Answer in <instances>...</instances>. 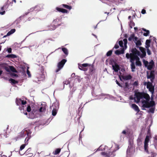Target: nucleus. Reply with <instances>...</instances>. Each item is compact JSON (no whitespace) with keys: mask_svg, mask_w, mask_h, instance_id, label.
<instances>
[{"mask_svg":"<svg viewBox=\"0 0 157 157\" xmlns=\"http://www.w3.org/2000/svg\"><path fill=\"white\" fill-rule=\"evenodd\" d=\"M150 99V97L147 94L139 92L136 93L135 94L134 98L135 101L136 103H138L140 99H141V102L143 107L145 108L152 107L149 109V111L153 113L154 110V108L153 107L155 105V103L152 101L149 102Z\"/></svg>","mask_w":157,"mask_h":157,"instance_id":"obj_1","label":"nucleus"},{"mask_svg":"<svg viewBox=\"0 0 157 157\" xmlns=\"http://www.w3.org/2000/svg\"><path fill=\"white\" fill-rule=\"evenodd\" d=\"M140 50L141 52L137 50L136 48L132 49V53L129 54L126 53V56L127 59H130V61L133 62L136 61V65L138 66L141 65V63L140 61V59L137 56H139L140 57L143 58L146 55L145 49L142 47H140Z\"/></svg>","mask_w":157,"mask_h":157,"instance_id":"obj_2","label":"nucleus"},{"mask_svg":"<svg viewBox=\"0 0 157 157\" xmlns=\"http://www.w3.org/2000/svg\"><path fill=\"white\" fill-rule=\"evenodd\" d=\"M26 109L27 111L28 112H30L32 111L29 114L30 115V116L29 117L31 118H33L34 117V115L38 113L39 112H44L46 109V106H45L44 107H40L39 109H38L36 108L34 109L33 108L32 110L30 106L29 105L27 106Z\"/></svg>","mask_w":157,"mask_h":157,"instance_id":"obj_3","label":"nucleus"},{"mask_svg":"<svg viewBox=\"0 0 157 157\" xmlns=\"http://www.w3.org/2000/svg\"><path fill=\"white\" fill-rule=\"evenodd\" d=\"M127 40L126 39H124L123 41L121 40L119 41V43L120 46L123 48L121 50H119L116 51L115 53L116 54L119 55L121 54H123L124 53V50L127 48Z\"/></svg>","mask_w":157,"mask_h":157,"instance_id":"obj_4","label":"nucleus"},{"mask_svg":"<svg viewBox=\"0 0 157 157\" xmlns=\"http://www.w3.org/2000/svg\"><path fill=\"white\" fill-rule=\"evenodd\" d=\"M16 102L17 105L20 106L19 109L20 110L24 109L25 105L26 103V101L25 100L20 99H17Z\"/></svg>","mask_w":157,"mask_h":157,"instance_id":"obj_5","label":"nucleus"},{"mask_svg":"<svg viewBox=\"0 0 157 157\" xmlns=\"http://www.w3.org/2000/svg\"><path fill=\"white\" fill-rule=\"evenodd\" d=\"M150 134L149 133V131H148V133L147 135L146 136L145 139L144 143V150L147 152H148V143L150 139L151 138Z\"/></svg>","mask_w":157,"mask_h":157,"instance_id":"obj_6","label":"nucleus"},{"mask_svg":"<svg viewBox=\"0 0 157 157\" xmlns=\"http://www.w3.org/2000/svg\"><path fill=\"white\" fill-rule=\"evenodd\" d=\"M144 85H146L147 88L149 89V91L153 94L154 92V86L153 85L152 83L149 82H145Z\"/></svg>","mask_w":157,"mask_h":157,"instance_id":"obj_7","label":"nucleus"},{"mask_svg":"<svg viewBox=\"0 0 157 157\" xmlns=\"http://www.w3.org/2000/svg\"><path fill=\"white\" fill-rule=\"evenodd\" d=\"M143 62L145 67H147L149 70L151 69L154 65V63L153 61H151L149 63L144 59L143 60Z\"/></svg>","mask_w":157,"mask_h":157,"instance_id":"obj_8","label":"nucleus"},{"mask_svg":"<svg viewBox=\"0 0 157 157\" xmlns=\"http://www.w3.org/2000/svg\"><path fill=\"white\" fill-rule=\"evenodd\" d=\"M31 134V132L30 131H28L27 130H24V131H22L20 133V135L21 137H23L25 135H27V136H28V137H26L25 139V141L27 140V141H28L29 139H30L29 136Z\"/></svg>","mask_w":157,"mask_h":157,"instance_id":"obj_9","label":"nucleus"},{"mask_svg":"<svg viewBox=\"0 0 157 157\" xmlns=\"http://www.w3.org/2000/svg\"><path fill=\"white\" fill-rule=\"evenodd\" d=\"M3 65L5 69L7 71L9 72L11 71L13 72H16V70L13 67L8 66L5 64H3Z\"/></svg>","mask_w":157,"mask_h":157,"instance_id":"obj_10","label":"nucleus"},{"mask_svg":"<svg viewBox=\"0 0 157 157\" xmlns=\"http://www.w3.org/2000/svg\"><path fill=\"white\" fill-rule=\"evenodd\" d=\"M66 62V60L65 59H63L60 62H59L58 64V69L56 70V72H58L61 68H63L65 63Z\"/></svg>","mask_w":157,"mask_h":157,"instance_id":"obj_11","label":"nucleus"},{"mask_svg":"<svg viewBox=\"0 0 157 157\" xmlns=\"http://www.w3.org/2000/svg\"><path fill=\"white\" fill-rule=\"evenodd\" d=\"M119 78L121 81L123 80H126L130 79L131 78V77L130 75H120Z\"/></svg>","mask_w":157,"mask_h":157,"instance_id":"obj_12","label":"nucleus"},{"mask_svg":"<svg viewBox=\"0 0 157 157\" xmlns=\"http://www.w3.org/2000/svg\"><path fill=\"white\" fill-rule=\"evenodd\" d=\"M112 66L113 69L116 72L118 71L120 69L119 66L115 62L112 64Z\"/></svg>","mask_w":157,"mask_h":157,"instance_id":"obj_13","label":"nucleus"},{"mask_svg":"<svg viewBox=\"0 0 157 157\" xmlns=\"http://www.w3.org/2000/svg\"><path fill=\"white\" fill-rule=\"evenodd\" d=\"M134 41L137 47L140 46L142 44L141 40L137 37L135 38Z\"/></svg>","mask_w":157,"mask_h":157,"instance_id":"obj_14","label":"nucleus"},{"mask_svg":"<svg viewBox=\"0 0 157 157\" xmlns=\"http://www.w3.org/2000/svg\"><path fill=\"white\" fill-rule=\"evenodd\" d=\"M131 107L137 112H139V109L138 106L135 104H132L130 105Z\"/></svg>","mask_w":157,"mask_h":157,"instance_id":"obj_15","label":"nucleus"},{"mask_svg":"<svg viewBox=\"0 0 157 157\" xmlns=\"http://www.w3.org/2000/svg\"><path fill=\"white\" fill-rule=\"evenodd\" d=\"M147 78H150L151 79V81L152 82L154 78V75L151 72L150 73V75H149V74H148Z\"/></svg>","mask_w":157,"mask_h":157,"instance_id":"obj_16","label":"nucleus"},{"mask_svg":"<svg viewBox=\"0 0 157 157\" xmlns=\"http://www.w3.org/2000/svg\"><path fill=\"white\" fill-rule=\"evenodd\" d=\"M56 105H57V107H56V108L55 109H53L52 111V114L53 116H55L57 113V110L58 109V104L57 103L56 104H55Z\"/></svg>","mask_w":157,"mask_h":157,"instance_id":"obj_17","label":"nucleus"},{"mask_svg":"<svg viewBox=\"0 0 157 157\" xmlns=\"http://www.w3.org/2000/svg\"><path fill=\"white\" fill-rule=\"evenodd\" d=\"M56 9L58 11L61 12L63 13H67L68 12L65 9L60 8L58 7H57Z\"/></svg>","mask_w":157,"mask_h":157,"instance_id":"obj_18","label":"nucleus"},{"mask_svg":"<svg viewBox=\"0 0 157 157\" xmlns=\"http://www.w3.org/2000/svg\"><path fill=\"white\" fill-rule=\"evenodd\" d=\"M15 31V29H11L10 31L9 32L6 34V36H9L11 34L14 33Z\"/></svg>","mask_w":157,"mask_h":157,"instance_id":"obj_19","label":"nucleus"},{"mask_svg":"<svg viewBox=\"0 0 157 157\" xmlns=\"http://www.w3.org/2000/svg\"><path fill=\"white\" fill-rule=\"evenodd\" d=\"M142 29L144 31V35L145 36H147L149 33V31L148 30H147L144 28Z\"/></svg>","mask_w":157,"mask_h":157,"instance_id":"obj_20","label":"nucleus"},{"mask_svg":"<svg viewBox=\"0 0 157 157\" xmlns=\"http://www.w3.org/2000/svg\"><path fill=\"white\" fill-rule=\"evenodd\" d=\"M5 11L4 7H1L0 10V14L1 15H4L5 14Z\"/></svg>","mask_w":157,"mask_h":157,"instance_id":"obj_21","label":"nucleus"},{"mask_svg":"<svg viewBox=\"0 0 157 157\" xmlns=\"http://www.w3.org/2000/svg\"><path fill=\"white\" fill-rule=\"evenodd\" d=\"M136 37L135 36V35L134 34H132L130 35V37L128 38V40L129 41H131L132 40H134L135 38V37Z\"/></svg>","mask_w":157,"mask_h":157,"instance_id":"obj_22","label":"nucleus"},{"mask_svg":"<svg viewBox=\"0 0 157 157\" xmlns=\"http://www.w3.org/2000/svg\"><path fill=\"white\" fill-rule=\"evenodd\" d=\"M61 149L59 148L56 149L55 151H54L53 154L55 155H56L59 154L60 151Z\"/></svg>","mask_w":157,"mask_h":157,"instance_id":"obj_23","label":"nucleus"},{"mask_svg":"<svg viewBox=\"0 0 157 157\" xmlns=\"http://www.w3.org/2000/svg\"><path fill=\"white\" fill-rule=\"evenodd\" d=\"M134 61L132 62H131L132 63L131 65V68L132 71H134L135 69V66L134 63Z\"/></svg>","mask_w":157,"mask_h":157,"instance_id":"obj_24","label":"nucleus"},{"mask_svg":"<svg viewBox=\"0 0 157 157\" xmlns=\"http://www.w3.org/2000/svg\"><path fill=\"white\" fill-rule=\"evenodd\" d=\"M150 41L149 40H147L146 42V48H148L150 47Z\"/></svg>","mask_w":157,"mask_h":157,"instance_id":"obj_25","label":"nucleus"},{"mask_svg":"<svg viewBox=\"0 0 157 157\" xmlns=\"http://www.w3.org/2000/svg\"><path fill=\"white\" fill-rule=\"evenodd\" d=\"M62 50L64 53L66 55H67L68 54V52L67 50L65 48H63Z\"/></svg>","mask_w":157,"mask_h":157,"instance_id":"obj_26","label":"nucleus"},{"mask_svg":"<svg viewBox=\"0 0 157 157\" xmlns=\"http://www.w3.org/2000/svg\"><path fill=\"white\" fill-rule=\"evenodd\" d=\"M25 145L24 144L22 145L20 147V151L19 152L20 154H21V155H22L23 154H21V153L20 151H21L25 147Z\"/></svg>","mask_w":157,"mask_h":157,"instance_id":"obj_27","label":"nucleus"},{"mask_svg":"<svg viewBox=\"0 0 157 157\" xmlns=\"http://www.w3.org/2000/svg\"><path fill=\"white\" fill-rule=\"evenodd\" d=\"M7 57H11L12 58H15L16 57V55L13 54H11L7 55L6 56Z\"/></svg>","mask_w":157,"mask_h":157,"instance_id":"obj_28","label":"nucleus"},{"mask_svg":"<svg viewBox=\"0 0 157 157\" xmlns=\"http://www.w3.org/2000/svg\"><path fill=\"white\" fill-rule=\"evenodd\" d=\"M63 7H64V8H66L67 9H68L69 10H71V7L69 6L66 5H64V4L63 5Z\"/></svg>","mask_w":157,"mask_h":157,"instance_id":"obj_29","label":"nucleus"},{"mask_svg":"<svg viewBox=\"0 0 157 157\" xmlns=\"http://www.w3.org/2000/svg\"><path fill=\"white\" fill-rule=\"evenodd\" d=\"M9 81L10 82L13 84H15L17 82V81L12 79H10L9 80Z\"/></svg>","mask_w":157,"mask_h":157,"instance_id":"obj_30","label":"nucleus"},{"mask_svg":"<svg viewBox=\"0 0 157 157\" xmlns=\"http://www.w3.org/2000/svg\"><path fill=\"white\" fill-rule=\"evenodd\" d=\"M113 146L115 147H116L115 149H113L114 151H115L116 150H117L119 149L118 146L116 144H114Z\"/></svg>","mask_w":157,"mask_h":157,"instance_id":"obj_31","label":"nucleus"},{"mask_svg":"<svg viewBox=\"0 0 157 157\" xmlns=\"http://www.w3.org/2000/svg\"><path fill=\"white\" fill-rule=\"evenodd\" d=\"M112 51H111V50L107 52V53L106 54V55L107 56H110V55H111V54H112Z\"/></svg>","mask_w":157,"mask_h":157,"instance_id":"obj_32","label":"nucleus"},{"mask_svg":"<svg viewBox=\"0 0 157 157\" xmlns=\"http://www.w3.org/2000/svg\"><path fill=\"white\" fill-rule=\"evenodd\" d=\"M101 154L104 157H109V155H107L106 154L104 153H101Z\"/></svg>","mask_w":157,"mask_h":157,"instance_id":"obj_33","label":"nucleus"},{"mask_svg":"<svg viewBox=\"0 0 157 157\" xmlns=\"http://www.w3.org/2000/svg\"><path fill=\"white\" fill-rule=\"evenodd\" d=\"M27 75H28V76L29 77H30L31 76V74H30V72L28 70H27Z\"/></svg>","mask_w":157,"mask_h":157,"instance_id":"obj_34","label":"nucleus"},{"mask_svg":"<svg viewBox=\"0 0 157 157\" xmlns=\"http://www.w3.org/2000/svg\"><path fill=\"white\" fill-rule=\"evenodd\" d=\"M147 54L150 55L151 54V51H150V50L148 49V48H147Z\"/></svg>","mask_w":157,"mask_h":157,"instance_id":"obj_35","label":"nucleus"},{"mask_svg":"<svg viewBox=\"0 0 157 157\" xmlns=\"http://www.w3.org/2000/svg\"><path fill=\"white\" fill-rule=\"evenodd\" d=\"M69 83H70V82L68 80H66L64 82V84H65L66 85H67L68 84H69Z\"/></svg>","mask_w":157,"mask_h":157,"instance_id":"obj_36","label":"nucleus"},{"mask_svg":"<svg viewBox=\"0 0 157 157\" xmlns=\"http://www.w3.org/2000/svg\"><path fill=\"white\" fill-rule=\"evenodd\" d=\"M88 65V64L86 63L83 64H82V66L83 67H87Z\"/></svg>","mask_w":157,"mask_h":157,"instance_id":"obj_37","label":"nucleus"},{"mask_svg":"<svg viewBox=\"0 0 157 157\" xmlns=\"http://www.w3.org/2000/svg\"><path fill=\"white\" fill-rule=\"evenodd\" d=\"M11 50H12V49L11 48H8L7 49V51L9 53H10L11 52Z\"/></svg>","mask_w":157,"mask_h":157,"instance_id":"obj_38","label":"nucleus"},{"mask_svg":"<svg viewBox=\"0 0 157 157\" xmlns=\"http://www.w3.org/2000/svg\"><path fill=\"white\" fill-rule=\"evenodd\" d=\"M116 83L120 86V87H121V85L117 81V80H116Z\"/></svg>","mask_w":157,"mask_h":157,"instance_id":"obj_39","label":"nucleus"},{"mask_svg":"<svg viewBox=\"0 0 157 157\" xmlns=\"http://www.w3.org/2000/svg\"><path fill=\"white\" fill-rule=\"evenodd\" d=\"M141 13L142 14H144L145 13H146V11L144 10H142L141 11Z\"/></svg>","mask_w":157,"mask_h":157,"instance_id":"obj_40","label":"nucleus"},{"mask_svg":"<svg viewBox=\"0 0 157 157\" xmlns=\"http://www.w3.org/2000/svg\"><path fill=\"white\" fill-rule=\"evenodd\" d=\"M138 83L136 81L134 83V85L135 86H136L138 85Z\"/></svg>","mask_w":157,"mask_h":157,"instance_id":"obj_41","label":"nucleus"},{"mask_svg":"<svg viewBox=\"0 0 157 157\" xmlns=\"http://www.w3.org/2000/svg\"><path fill=\"white\" fill-rule=\"evenodd\" d=\"M103 146L101 145L100 146V147L98 149V150H102V149L101 148V147H102Z\"/></svg>","mask_w":157,"mask_h":157,"instance_id":"obj_42","label":"nucleus"},{"mask_svg":"<svg viewBox=\"0 0 157 157\" xmlns=\"http://www.w3.org/2000/svg\"><path fill=\"white\" fill-rule=\"evenodd\" d=\"M119 48V46L118 45H115L114 46V48Z\"/></svg>","mask_w":157,"mask_h":157,"instance_id":"obj_43","label":"nucleus"},{"mask_svg":"<svg viewBox=\"0 0 157 157\" xmlns=\"http://www.w3.org/2000/svg\"><path fill=\"white\" fill-rule=\"evenodd\" d=\"M12 76H13L16 77L17 76V75L15 74H13L12 75Z\"/></svg>","mask_w":157,"mask_h":157,"instance_id":"obj_44","label":"nucleus"},{"mask_svg":"<svg viewBox=\"0 0 157 157\" xmlns=\"http://www.w3.org/2000/svg\"><path fill=\"white\" fill-rule=\"evenodd\" d=\"M154 139L157 140V136H156L154 137Z\"/></svg>","mask_w":157,"mask_h":157,"instance_id":"obj_45","label":"nucleus"},{"mask_svg":"<svg viewBox=\"0 0 157 157\" xmlns=\"http://www.w3.org/2000/svg\"><path fill=\"white\" fill-rule=\"evenodd\" d=\"M0 157H6V156L4 155H0Z\"/></svg>","mask_w":157,"mask_h":157,"instance_id":"obj_46","label":"nucleus"},{"mask_svg":"<svg viewBox=\"0 0 157 157\" xmlns=\"http://www.w3.org/2000/svg\"><path fill=\"white\" fill-rule=\"evenodd\" d=\"M122 133L124 134H125L126 133V132L124 130L122 132Z\"/></svg>","mask_w":157,"mask_h":157,"instance_id":"obj_47","label":"nucleus"},{"mask_svg":"<svg viewBox=\"0 0 157 157\" xmlns=\"http://www.w3.org/2000/svg\"><path fill=\"white\" fill-rule=\"evenodd\" d=\"M80 67H82V66H79V68L80 69H81V70H84L83 69V68H82V69H81V68Z\"/></svg>","mask_w":157,"mask_h":157,"instance_id":"obj_48","label":"nucleus"},{"mask_svg":"<svg viewBox=\"0 0 157 157\" xmlns=\"http://www.w3.org/2000/svg\"><path fill=\"white\" fill-rule=\"evenodd\" d=\"M134 29L135 30H136L137 29V27H134Z\"/></svg>","mask_w":157,"mask_h":157,"instance_id":"obj_49","label":"nucleus"},{"mask_svg":"<svg viewBox=\"0 0 157 157\" xmlns=\"http://www.w3.org/2000/svg\"><path fill=\"white\" fill-rule=\"evenodd\" d=\"M2 73V71L0 70V75H1Z\"/></svg>","mask_w":157,"mask_h":157,"instance_id":"obj_50","label":"nucleus"},{"mask_svg":"<svg viewBox=\"0 0 157 157\" xmlns=\"http://www.w3.org/2000/svg\"><path fill=\"white\" fill-rule=\"evenodd\" d=\"M131 17V16H129L128 17V19H130Z\"/></svg>","mask_w":157,"mask_h":157,"instance_id":"obj_51","label":"nucleus"},{"mask_svg":"<svg viewBox=\"0 0 157 157\" xmlns=\"http://www.w3.org/2000/svg\"><path fill=\"white\" fill-rule=\"evenodd\" d=\"M13 2H16V0H13Z\"/></svg>","mask_w":157,"mask_h":157,"instance_id":"obj_52","label":"nucleus"},{"mask_svg":"<svg viewBox=\"0 0 157 157\" xmlns=\"http://www.w3.org/2000/svg\"><path fill=\"white\" fill-rule=\"evenodd\" d=\"M25 114L26 115H27V113H25Z\"/></svg>","mask_w":157,"mask_h":157,"instance_id":"obj_53","label":"nucleus"},{"mask_svg":"<svg viewBox=\"0 0 157 157\" xmlns=\"http://www.w3.org/2000/svg\"><path fill=\"white\" fill-rule=\"evenodd\" d=\"M153 154H154V156H155V153H154Z\"/></svg>","mask_w":157,"mask_h":157,"instance_id":"obj_54","label":"nucleus"},{"mask_svg":"<svg viewBox=\"0 0 157 157\" xmlns=\"http://www.w3.org/2000/svg\"><path fill=\"white\" fill-rule=\"evenodd\" d=\"M132 24H133V25H134V24L133 23H132Z\"/></svg>","mask_w":157,"mask_h":157,"instance_id":"obj_55","label":"nucleus"},{"mask_svg":"<svg viewBox=\"0 0 157 157\" xmlns=\"http://www.w3.org/2000/svg\"><path fill=\"white\" fill-rule=\"evenodd\" d=\"M1 50V47H0V51Z\"/></svg>","mask_w":157,"mask_h":157,"instance_id":"obj_56","label":"nucleus"},{"mask_svg":"<svg viewBox=\"0 0 157 157\" xmlns=\"http://www.w3.org/2000/svg\"><path fill=\"white\" fill-rule=\"evenodd\" d=\"M29 150V149H28L27 151Z\"/></svg>","mask_w":157,"mask_h":157,"instance_id":"obj_57","label":"nucleus"},{"mask_svg":"<svg viewBox=\"0 0 157 157\" xmlns=\"http://www.w3.org/2000/svg\"><path fill=\"white\" fill-rule=\"evenodd\" d=\"M27 151H26V153H27Z\"/></svg>","mask_w":157,"mask_h":157,"instance_id":"obj_58","label":"nucleus"},{"mask_svg":"<svg viewBox=\"0 0 157 157\" xmlns=\"http://www.w3.org/2000/svg\"><path fill=\"white\" fill-rule=\"evenodd\" d=\"M27 151H26V153H27Z\"/></svg>","mask_w":157,"mask_h":157,"instance_id":"obj_59","label":"nucleus"}]
</instances>
